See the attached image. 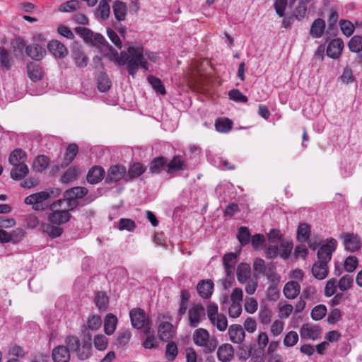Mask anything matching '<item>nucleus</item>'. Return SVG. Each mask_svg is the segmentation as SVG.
I'll list each match as a JSON object with an SVG mask.
<instances>
[{"label": "nucleus", "mask_w": 362, "mask_h": 362, "mask_svg": "<svg viewBox=\"0 0 362 362\" xmlns=\"http://www.w3.org/2000/svg\"><path fill=\"white\" fill-rule=\"evenodd\" d=\"M114 56L119 65H127V71L133 78L140 67L144 70L148 69V63L144 57V48L141 46H129L127 52L122 51L119 54L116 51Z\"/></svg>", "instance_id": "f257e3e1"}, {"label": "nucleus", "mask_w": 362, "mask_h": 362, "mask_svg": "<svg viewBox=\"0 0 362 362\" xmlns=\"http://www.w3.org/2000/svg\"><path fill=\"white\" fill-rule=\"evenodd\" d=\"M194 343L203 348L205 353H212L217 346V341L211 337L209 332L204 328L197 329L193 334Z\"/></svg>", "instance_id": "f03ea898"}, {"label": "nucleus", "mask_w": 362, "mask_h": 362, "mask_svg": "<svg viewBox=\"0 0 362 362\" xmlns=\"http://www.w3.org/2000/svg\"><path fill=\"white\" fill-rule=\"evenodd\" d=\"M207 316L211 323L219 331L223 332L227 329L228 320L223 314L218 313V305L210 302L207 306Z\"/></svg>", "instance_id": "7ed1b4c3"}, {"label": "nucleus", "mask_w": 362, "mask_h": 362, "mask_svg": "<svg viewBox=\"0 0 362 362\" xmlns=\"http://www.w3.org/2000/svg\"><path fill=\"white\" fill-rule=\"evenodd\" d=\"M76 33L79 35L83 40L95 47L108 45L105 37L99 33H95L86 27H77L75 29Z\"/></svg>", "instance_id": "20e7f679"}, {"label": "nucleus", "mask_w": 362, "mask_h": 362, "mask_svg": "<svg viewBox=\"0 0 362 362\" xmlns=\"http://www.w3.org/2000/svg\"><path fill=\"white\" fill-rule=\"evenodd\" d=\"M337 242L334 238L327 239L326 243L320 246L317 252V261L327 263L331 260L332 253L336 250Z\"/></svg>", "instance_id": "39448f33"}, {"label": "nucleus", "mask_w": 362, "mask_h": 362, "mask_svg": "<svg viewBox=\"0 0 362 362\" xmlns=\"http://www.w3.org/2000/svg\"><path fill=\"white\" fill-rule=\"evenodd\" d=\"M189 325L192 327H197L205 319V310L201 304H194L188 310Z\"/></svg>", "instance_id": "423d86ee"}, {"label": "nucleus", "mask_w": 362, "mask_h": 362, "mask_svg": "<svg viewBox=\"0 0 362 362\" xmlns=\"http://www.w3.org/2000/svg\"><path fill=\"white\" fill-rule=\"evenodd\" d=\"M51 213L48 216V221L55 225H61L68 222L71 218V214L66 209L60 206L53 208V203L50 206Z\"/></svg>", "instance_id": "0eeeda50"}, {"label": "nucleus", "mask_w": 362, "mask_h": 362, "mask_svg": "<svg viewBox=\"0 0 362 362\" xmlns=\"http://www.w3.org/2000/svg\"><path fill=\"white\" fill-rule=\"evenodd\" d=\"M52 191H41L28 196L25 199V203L28 205H32L34 210H41L43 209L42 202L51 196Z\"/></svg>", "instance_id": "6e6552de"}, {"label": "nucleus", "mask_w": 362, "mask_h": 362, "mask_svg": "<svg viewBox=\"0 0 362 362\" xmlns=\"http://www.w3.org/2000/svg\"><path fill=\"white\" fill-rule=\"evenodd\" d=\"M129 317L132 326L137 329H141L148 321L146 316V313L143 309L134 308L129 312Z\"/></svg>", "instance_id": "1a4fd4ad"}, {"label": "nucleus", "mask_w": 362, "mask_h": 362, "mask_svg": "<svg viewBox=\"0 0 362 362\" xmlns=\"http://www.w3.org/2000/svg\"><path fill=\"white\" fill-rule=\"evenodd\" d=\"M321 332L322 330L320 326L308 323L303 325L300 330V334L303 339L312 340L317 339Z\"/></svg>", "instance_id": "9d476101"}, {"label": "nucleus", "mask_w": 362, "mask_h": 362, "mask_svg": "<svg viewBox=\"0 0 362 362\" xmlns=\"http://www.w3.org/2000/svg\"><path fill=\"white\" fill-rule=\"evenodd\" d=\"M127 175L126 168L121 165L111 166L105 178L107 183L117 182Z\"/></svg>", "instance_id": "9b49d317"}, {"label": "nucleus", "mask_w": 362, "mask_h": 362, "mask_svg": "<svg viewBox=\"0 0 362 362\" xmlns=\"http://www.w3.org/2000/svg\"><path fill=\"white\" fill-rule=\"evenodd\" d=\"M52 358L54 362H69L71 359L69 349L64 345L56 346L52 350Z\"/></svg>", "instance_id": "f8f14e48"}, {"label": "nucleus", "mask_w": 362, "mask_h": 362, "mask_svg": "<svg viewBox=\"0 0 362 362\" xmlns=\"http://www.w3.org/2000/svg\"><path fill=\"white\" fill-rule=\"evenodd\" d=\"M235 350L230 344H223L218 348L217 358L221 362H230L234 357Z\"/></svg>", "instance_id": "ddd939ff"}, {"label": "nucleus", "mask_w": 362, "mask_h": 362, "mask_svg": "<svg viewBox=\"0 0 362 362\" xmlns=\"http://www.w3.org/2000/svg\"><path fill=\"white\" fill-rule=\"evenodd\" d=\"M90 340V336L88 335V339L83 340L81 345L79 344L76 349L75 352L80 360H86L91 356L92 345Z\"/></svg>", "instance_id": "4468645a"}, {"label": "nucleus", "mask_w": 362, "mask_h": 362, "mask_svg": "<svg viewBox=\"0 0 362 362\" xmlns=\"http://www.w3.org/2000/svg\"><path fill=\"white\" fill-rule=\"evenodd\" d=\"M345 248L351 252H356L361 248V243L357 235L345 233L343 235Z\"/></svg>", "instance_id": "2eb2a0df"}, {"label": "nucleus", "mask_w": 362, "mask_h": 362, "mask_svg": "<svg viewBox=\"0 0 362 362\" xmlns=\"http://www.w3.org/2000/svg\"><path fill=\"white\" fill-rule=\"evenodd\" d=\"M158 337L161 341H168L173 337L174 327L168 322H161L158 328Z\"/></svg>", "instance_id": "dca6fc26"}, {"label": "nucleus", "mask_w": 362, "mask_h": 362, "mask_svg": "<svg viewBox=\"0 0 362 362\" xmlns=\"http://www.w3.org/2000/svg\"><path fill=\"white\" fill-rule=\"evenodd\" d=\"M344 48V42L339 38L332 40L327 48V54L332 59L338 58Z\"/></svg>", "instance_id": "f3484780"}, {"label": "nucleus", "mask_w": 362, "mask_h": 362, "mask_svg": "<svg viewBox=\"0 0 362 362\" xmlns=\"http://www.w3.org/2000/svg\"><path fill=\"white\" fill-rule=\"evenodd\" d=\"M230 340L234 344H241L245 337L243 328L240 325H232L228 329Z\"/></svg>", "instance_id": "a211bd4d"}, {"label": "nucleus", "mask_w": 362, "mask_h": 362, "mask_svg": "<svg viewBox=\"0 0 362 362\" xmlns=\"http://www.w3.org/2000/svg\"><path fill=\"white\" fill-rule=\"evenodd\" d=\"M47 49L56 58H64L68 54L66 47L58 40H51Z\"/></svg>", "instance_id": "6ab92c4d"}, {"label": "nucleus", "mask_w": 362, "mask_h": 362, "mask_svg": "<svg viewBox=\"0 0 362 362\" xmlns=\"http://www.w3.org/2000/svg\"><path fill=\"white\" fill-rule=\"evenodd\" d=\"M78 205V201L74 199L72 197L66 196V194L64 193V199H59L54 202H53V208H56L57 206L62 208V209L67 210L68 212L69 211L76 209Z\"/></svg>", "instance_id": "aec40b11"}, {"label": "nucleus", "mask_w": 362, "mask_h": 362, "mask_svg": "<svg viewBox=\"0 0 362 362\" xmlns=\"http://www.w3.org/2000/svg\"><path fill=\"white\" fill-rule=\"evenodd\" d=\"M167 167L169 174L182 171L185 169V160L182 156L176 155L168 163Z\"/></svg>", "instance_id": "412c9836"}, {"label": "nucleus", "mask_w": 362, "mask_h": 362, "mask_svg": "<svg viewBox=\"0 0 362 362\" xmlns=\"http://www.w3.org/2000/svg\"><path fill=\"white\" fill-rule=\"evenodd\" d=\"M312 274L318 280L325 279L329 274L327 264L320 261L315 262L312 267Z\"/></svg>", "instance_id": "4be33fe9"}, {"label": "nucleus", "mask_w": 362, "mask_h": 362, "mask_svg": "<svg viewBox=\"0 0 362 362\" xmlns=\"http://www.w3.org/2000/svg\"><path fill=\"white\" fill-rule=\"evenodd\" d=\"M25 52L28 57L37 61L41 60L46 54L45 49L37 44L27 46Z\"/></svg>", "instance_id": "5701e85b"}, {"label": "nucleus", "mask_w": 362, "mask_h": 362, "mask_svg": "<svg viewBox=\"0 0 362 362\" xmlns=\"http://www.w3.org/2000/svg\"><path fill=\"white\" fill-rule=\"evenodd\" d=\"M197 290L202 298H209L214 291V283L211 280H202L197 284Z\"/></svg>", "instance_id": "b1692460"}, {"label": "nucleus", "mask_w": 362, "mask_h": 362, "mask_svg": "<svg viewBox=\"0 0 362 362\" xmlns=\"http://www.w3.org/2000/svg\"><path fill=\"white\" fill-rule=\"evenodd\" d=\"M78 151V147L76 144H69L66 150L64 160L60 165L61 168H66L75 158Z\"/></svg>", "instance_id": "393cba45"}, {"label": "nucleus", "mask_w": 362, "mask_h": 362, "mask_svg": "<svg viewBox=\"0 0 362 362\" xmlns=\"http://www.w3.org/2000/svg\"><path fill=\"white\" fill-rule=\"evenodd\" d=\"M300 286L297 281L287 282L284 288V294L288 299H294L300 293Z\"/></svg>", "instance_id": "a878e982"}, {"label": "nucleus", "mask_w": 362, "mask_h": 362, "mask_svg": "<svg viewBox=\"0 0 362 362\" xmlns=\"http://www.w3.org/2000/svg\"><path fill=\"white\" fill-rule=\"evenodd\" d=\"M237 259V255L233 252L227 253L223 256V266L228 276L233 274Z\"/></svg>", "instance_id": "bb28decb"}, {"label": "nucleus", "mask_w": 362, "mask_h": 362, "mask_svg": "<svg viewBox=\"0 0 362 362\" xmlns=\"http://www.w3.org/2000/svg\"><path fill=\"white\" fill-rule=\"evenodd\" d=\"M104 175V169L101 167L95 166L89 170L87 175V181L90 184H97L103 180Z\"/></svg>", "instance_id": "cd10ccee"}, {"label": "nucleus", "mask_w": 362, "mask_h": 362, "mask_svg": "<svg viewBox=\"0 0 362 362\" xmlns=\"http://www.w3.org/2000/svg\"><path fill=\"white\" fill-rule=\"evenodd\" d=\"M112 9L115 17L118 21H123L125 20L127 13V6L125 3L116 0L113 3Z\"/></svg>", "instance_id": "c85d7f7f"}, {"label": "nucleus", "mask_w": 362, "mask_h": 362, "mask_svg": "<svg viewBox=\"0 0 362 362\" xmlns=\"http://www.w3.org/2000/svg\"><path fill=\"white\" fill-rule=\"evenodd\" d=\"M81 174V170L77 166H71L61 176L62 183L68 184L76 180Z\"/></svg>", "instance_id": "c756f323"}, {"label": "nucleus", "mask_w": 362, "mask_h": 362, "mask_svg": "<svg viewBox=\"0 0 362 362\" xmlns=\"http://www.w3.org/2000/svg\"><path fill=\"white\" fill-rule=\"evenodd\" d=\"M27 71L29 78L33 81H38L42 78L43 72L41 66L34 62L28 63L27 65Z\"/></svg>", "instance_id": "7c9ffc66"}, {"label": "nucleus", "mask_w": 362, "mask_h": 362, "mask_svg": "<svg viewBox=\"0 0 362 362\" xmlns=\"http://www.w3.org/2000/svg\"><path fill=\"white\" fill-rule=\"evenodd\" d=\"M146 170V166L139 163H134L130 166L125 177L126 180L132 181L141 176Z\"/></svg>", "instance_id": "2f4dec72"}, {"label": "nucleus", "mask_w": 362, "mask_h": 362, "mask_svg": "<svg viewBox=\"0 0 362 362\" xmlns=\"http://www.w3.org/2000/svg\"><path fill=\"white\" fill-rule=\"evenodd\" d=\"M325 29V21L322 18L315 20L310 27V34L315 38L321 37Z\"/></svg>", "instance_id": "473e14b6"}, {"label": "nucleus", "mask_w": 362, "mask_h": 362, "mask_svg": "<svg viewBox=\"0 0 362 362\" xmlns=\"http://www.w3.org/2000/svg\"><path fill=\"white\" fill-rule=\"evenodd\" d=\"M13 59L8 50L0 47V64L4 71H8L12 66Z\"/></svg>", "instance_id": "72a5a7b5"}, {"label": "nucleus", "mask_w": 362, "mask_h": 362, "mask_svg": "<svg viewBox=\"0 0 362 362\" xmlns=\"http://www.w3.org/2000/svg\"><path fill=\"white\" fill-rule=\"evenodd\" d=\"M71 57L78 67L83 68L87 66L88 58L80 48H74L72 50Z\"/></svg>", "instance_id": "f704fd0d"}, {"label": "nucleus", "mask_w": 362, "mask_h": 362, "mask_svg": "<svg viewBox=\"0 0 362 362\" xmlns=\"http://www.w3.org/2000/svg\"><path fill=\"white\" fill-rule=\"evenodd\" d=\"M50 163L49 158L45 155H38L33 163V169L37 173H42L46 170Z\"/></svg>", "instance_id": "c9c22d12"}, {"label": "nucleus", "mask_w": 362, "mask_h": 362, "mask_svg": "<svg viewBox=\"0 0 362 362\" xmlns=\"http://www.w3.org/2000/svg\"><path fill=\"white\" fill-rule=\"evenodd\" d=\"M29 173L28 165L24 163L13 166L11 170V177L16 180L23 179Z\"/></svg>", "instance_id": "e433bc0d"}, {"label": "nucleus", "mask_w": 362, "mask_h": 362, "mask_svg": "<svg viewBox=\"0 0 362 362\" xmlns=\"http://www.w3.org/2000/svg\"><path fill=\"white\" fill-rule=\"evenodd\" d=\"M167 164L168 160L165 157H156L150 163V172L153 174H158L165 168Z\"/></svg>", "instance_id": "4c0bfd02"}, {"label": "nucleus", "mask_w": 362, "mask_h": 362, "mask_svg": "<svg viewBox=\"0 0 362 362\" xmlns=\"http://www.w3.org/2000/svg\"><path fill=\"white\" fill-rule=\"evenodd\" d=\"M117 324V317L112 313L107 314L104 320V331L105 334L112 335L115 331Z\"/></svg>", "instance_id": "58836bf2"}, {"label": "nucleus", "mask_w": 362, "mask_h": 362, "mask_svg": "<svg viewBox=\"0 0 362 362\" xmlns=\"http://www.w3.org/2000/svg\"><path fill=\"white\" fill-rule=\"evenodd\" d=\"M26 153L21 148L13 150L9 155L8 161L11 165L16 166L25 163Z\"/></svg>", "instance_id": "ea45409f"}, {"label": "nucleus", "mask_w": 362, "mask_h": 362, "mask_svg": "<svg viewBox=\"0 0 362 362\" xmlns=\"http://www.w3.org/2000/svg\"><path fill=\"white\" fill-rule=\"evenodd\" d=\"M250 276V267L248 264L241 263L237 268V279L241 284L245 283Z\"/></svg>", "instance_id": "a19ab883"}, {"label": "nucleus", "mask_w": 362, "mask_h": 362, "mask_svg": "<svg viewBox=\"0 0 362 362\" xmlns=\"http://www.w3.org/2000/svg\"><path fill=\"white\" fill-rule=\"evenodd\" d=\"M41 228L42 231L52 238L59 237L63 233L62 228L49 223H44L41 226Z\"/></svg>", "instance_id": "79ce46f5"}, {"label": "nucleus", "mask_w": 362, "mask_h": 362, "mask_svg": "<svg viewBox=\"0 0 362 362\" xmlns=\"http://www.w3.org/2000/svg\"><path fill=\"white\" fill-rule=\"evenodd\" d=\"M233 122L228 118H219L216 120L215 127L216 131L221 133H227L232 129Z\"/></svg>", "instance_id": "37998d69"}, {"label": "nucleus", "mask_w": 362, "mask_h": 362, "mask_svg": "<svg viewBox=\"0 0 362 362\" xmlns=\"http://www.w3.org/2000/svg\"><path fill=\"white\" fill-rule=\"evenodd\" d=\"M95 303L99 310H106L109 303V298L105 293L102 291L98 292L95 297Z\"/></svg>", "instance_id": "c03bdc74"}, {"label": "nucleus", "mask_w": 362, "mask_h": 362, "mask_svg": "<svg viewBox=\"0 0 362 362\" xmlns=\"http://www.w3.org/2000/svg\"><path fill=\"white\" fill-rule=\"evenodd\" d=\"M64 193L66 194V196L72 197L74 199H76V200H78L86 195L88 190L86 188L83 187H74L67 189Z\"/></svg>", "instance_id": "a18cd8bd"}, {"label": "nucleus", "mask_w": 362, "mask_h": 362, "mask_svg": "<svg viewBox=\"0 0 362 362\" xmlns=\"http://www.w3.org/2000/svg\"><path fill=\"white\" fill-rule=\"evenodd\" d=\"M111 87V81L105 74H100L98 78V88L100 92H107Z\"/></svg>", "instance_id": "49530a36"}, {"label": "nucleus", "mask_w": 362, "mask_h": 362, "mask_svg": "<svg viewBox=\"0 0 362 362\" xmlns=\"http://www.w3.org/2000/svg\"><path fill=\"white\" fill-rule=\"evenodd\" d=\"M310 232V227L307 223H300L297 230L298 240L303 243L308 241Z\"/></svg>", "instance_id": "de8ad7c7"}, {"label": "nucleus", "mask_w": 362, "mask_h": 362, "mask_svg": "<svg viewBox=\"0 0 362 362\" xmlns=\"http://www.w3.org/2000/svg\"><path fill=\"white\" fill-rule=\"evenodd\" d=\"M348 47L352 52L358 53L362 51V36H353L348 43Z\"/></svg>", "instance_id": "09e8293b"}, {"label": "nucleus", "mask_w": 362, "mask_h": 362, "mask_svg": "<svg viewBox=\"0 0 362 362\" xmlns=\"http://www.w3.org/2000/svg\"><path fill=\"white\" fill-rule=\"evenodd\" d=\"M148 81L158 93L161 95H165L166 93L165 86L158 78L153 76H149L148 77Z\"/></svg>", "instance_id": "8fccbe9b"}, {"label": "nucleus", "mask_w": 362, "mask_h": 362, "mask_svg": "<svg viewBox=\"0 0 362 362\" xmlns=\"http://www.w3.org/2000/svg\"><path fill=\"white\" fill-rule=\"evenodd\" d=\"M237 238L241 245H246L250 243V233L249 229L246 226H241L238 229Z\"/></svg>", "instance_id": "3c124183"}, {"label": "nucleus", "mask_w": 362, "mask_h": 362, "mask_svg": "<svg viewBox=\"0 0 362 362\" xmlns=\"http://www.w3.org/2000/svg\"><path fill=\"white\" fill-rule=\"evenodd\" d=\"M272 313L271 310L266 305L261 306L259 312V319L262 324L269 325L272 320Z\"/></svg>", "instance_id": "603ef678"}, {"label": "nucleus", "mask_w": 362, "mask_h": 362, "mask_svg": "<svg viewBox=\"0 0 362 362\" xmlns=\"http://www.w3.org/2000/svg\"><path fill=\"white\" fill-rule=\"evenodd\" d=\"M109 1L101 0L98 8V15L103 19L106 20L109 18L110 13V7L108 4Z\"/></svg>", "instance_id": "864d4df0"}, {"label": "nucleus", "mask_w": 362, "mask_h": 362, "mask_svg": "<svg viewBox=\"0 0 362 362\" xmlns=\"http://www.w3.org/2000/svg\"><path fill=\"white\" fill-rule=\"evenodd\" d=\"M354 284L353 277L349 274L344 275L338 282V287L340 291H346L350 289Z\"/></svg>", "instance_id": "5fc2aeb1"}, {"label": "nucleus", "mask_w": 362, "mask_h": 362, "mask_svg": "<svg viewBox=\"0 0 362 362\" xmlns=\"http://www.w3.org/2000/svg\"><path fill=\"white\" fill-rule=\"evenodd\" d=\"M358 264L356 257L350 255L347 257L344 262V269L346 272L351 273L355 271Z\"/></svg>", "instance_id": "6e6d98bb"}, {"label": "nucleus", "mask_w": 362, "mask_h": 362, "mask_svg": "<svg viewBox=\"0 0 362 362\" xmlns=\"http://www.w3.org/2000/svg\"><path fill=\"white\" fill-rule=\"evenodd\" d=\"M93 344L95 348L98 351H104L107 349L108 341L107 337L103 334H97L93 338Z\"/></svg>", "instance_id": "4d7b16f0"}, {"label": "nucleus", "mask_w": 362, "mask_h": 362, "mask_svg": "<svg viewBox=\"0 0 362 362\" xmlns=\"http://www.w3.org/2000/svg\"><path fill=\"white\" fill-rule=\"evenodd\" d=\"M178 354V349L176 344L173 341L169 342L165 348V358L169 361H173Z\"/></svg>", "instance_id": "13d9d810"}, {"label": "nucleus", "mask_w": 362, "mask_h": 362, "mask_svg": "<svg viewBox=\"0 0 362 362\" xmlns=\"http://www.w3.org/2000/svg\"><path fill=\"white\" fill-rule=\"evenodd\" d=\"M327 313V308L324 305H318L311 310V317L314 320H320Z\"/></svg>", "instance_id": "bf43d9fd"}, {"label": "nucleus", "mask_w": 362, "mask_h": 362, "mask_svg": "<svg viewBox=\"0 0 362 362\" xmlns=\"http://www.w3.org/2000/svg\"><path fill=\"white\" fill-rule=\"evenodd\" d=\"M102 325V320L99 315H93L88 317L87 321V327L92 330H98Z\"/></svg>", "instance_id": "052dcab7"}, {"label": "nucleus", "mask_w": 362, "mask_h": 362, "mask_svg": "<svg viewBox=\"0 0 362 362\" xmlns=\"http://www.w3.org/2000/svg\"><path fill=\"white\" fill-rule=\"evenodd\" d=\"M293 244L291 242H283L281 243L279 250V256L286 259H287L292 251Z\"/></svg>", "instance_id": "680f3d73"}, {"label": "nucleus", "mask_w": 362, "mask_h": 362, "mask_svg": "<svg viewBox=\"0 0 362 362\" xmlns=\"http://www.w3.org/2000/svg\"><path fill=\"white\" fill-rule=\"evenodd\" d=\"M340 28L344 35L351 36L354 32V26L353 23L348 20H341L339 21Z\"/></svg>", "instance_id": "e2e57ef3"}, {"label": "nucleus", "mask_w": 362, "mask_h": 362, "mask_svg": "<svg viewBox=\"0 0 362 362\" xmlns=\"http://www.w3.org/2000/svg\"><path fill=\"white\" fill-rule=\"evenodd\" d=\"M298 341V334L295 331H291L286 334L284 339V344L287 347L293 346Z\"/></svg>", "instance_id": "0e129e2a"}, {"label": "nucleus", "mask_w": 362, "mask_h": 362, "mask_svg": "<svg viewBox=\"0 0 362 362\" xmlns=\"http://www.w3.org/2000/svg\"><path fill=\"white\" fill-rule=\"evenodd\" d=\"M79 7V1L78 0H69L62 4L59 7L62 12H72Z\"/></svg>", "instance_id": "69168bd1"}, {"label": "nucleus", "mask_w": 362, "mask_h": 362, "mask_svg": "<svg viewBox=\"0 0 362 362\" xmlns=\"http://www.w3.org/2000/svg\"><path fill=\"white\" fill-rule=\"evenodd\" d=\"M228 97L230 100H232L233 101L243 103H246L248 100L247 96L243 95L238 89H233V90H230L228 92Z\"/></svg>", "instance_id": "338daca9"}, {"label": "nucleus", "mask_w": 362, "mask_h": 362, "mask_svg": "<svg viewBox=\"0 0 362 362\" xmlns=\"http://www.w3.org/2000/svg\"><path fill=\"white\" fill-rule=\"evenodd\" d=\"M307 6L300 4L298 2V5L296 6L294 10L293 11V16L298 21L303 20L307 12Z\"/></svg>", "instance_id": "774afa93"}]
</instances>
